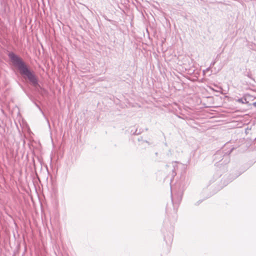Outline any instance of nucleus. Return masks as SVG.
<instances>
[{"mask_svg":"<svg viewBox=\"0 0 256 256\" xmlns=\"http://www.w3.org/2000/svg\"><path fill=\"white\" fill-rule=\"evenodd\" d=\"M176 219H177V216H176V214L173 216L172 220V222L174 223L176 220Z\"/></svg>","mask_w":256,"mask_h":256,"instance_id":"6","label":"nucleus"},{"mask_svg":"<svg viewBox=\"0 0 256 256\" xmlns=\"http://www.w3.org/2000/svg\"><path fill=\"white\" fill-rule=\"evenodd\" d=\"M210 66L209 68H208L205 70H204V72H205L206 71H208L210 70Z\"/></svg>","mask_w":256,"mask_h":256,"instance_id":"7","label":"nucleus"},{"mask_svg":"<svg viewBox=\"0 0 256 256\" xmlns=\"http://www.w3.org/2000/svg\"><path fill=\"white\" fill-rule=\"evenodd\" d=\"M184 188H180L177 192H174L172 194V192L171 196H172V201L173 204V205L174 207H176V209L178 205L180 204L182 197Z\"/></svg>","mask_w":256,"mask_h":256,"instance_id":"2","label":"nucleus"},{"mask_svg":"<svg viewBox=\"0 0 256 256\" xmlns=\"http://www.w3.org/2000/svg\"><path fill=\"white\" fill-rule=\"evenodd\" d=\"M254 106L256 107V102L254 103Z\"/></svg>","mask_w":256,"mask_h":256,"instance_id":"10","label":"nucleus"},{"mask_svg":"<svg viewBox=\"0 0 256 256\" xmlns=\"http://www.w3.org/2000/svg\"><path fill=\"white\" fill-rule=\"evenodd\" d=\"M36 106L39 108V110H42L40 109V108L38 105L36 104Z\"/></svg>","mask_w":256,"mask_h":256,"instance_id":"9","label":"nucleus"},{"mask_svg":"<svg viewBox=\"0 0 256 256\" xmlns=\"http://www.w3.org/2000/svg\"><path fill=\"white\" fill-rule=\"evenodd\" d=\"M8 56L14 65L17 67L20 74L26 76L32 86L36 87L39 86L38 80L34 72L28 68L20 56L13 52H9Z\"/></svg>","mask_w":256,"mask_h":256,"instance_id":"1","label":"nucleus"},{"mask_svg":"<svg viewBox=\"0 0 256 256\" xmlns=\"http://www.w3.org/2000/svg\"><path fill=\"white\" fill-rule=\"evenodd\" d=\"M215 62H212L211 63L210 65V66L211 67L212 66H214L215 64Z\"/></svg>","mask_w":256,"mask_h":256,"instance_id":"8","label":"nucleus"},{"mask_svg":"<svg viewBox=\"0 0 256 256\" xmlns=\"http://www.w3.org/2000/svg\"><path fill=\"white\" fill-rule=\"evenodd\" d=\"M171 165H172L171 170L172 171V177L173 178L176 174V170L178 168V163L176 162H172Z\"/></svg>","mask_w":256,"mask_h":256,"instance_id":"3","label":"nucleus"},{"mask_svg":"<svg viewBox=\"0 0 256 256\" xmlns=\"http://www.w3.org/2000/svg\"><path fill=\"white\" fill-rule=\"evenodd\" d=\"M164 239L167 244H171L172 243L173 239L172 234L171 232L170 234H168L167 236L164 235Z\"/></svg>","mask_w":256,"mask_h":256,"instance_id":"4","label":"nucleus"},{"mask_svg":"<svg viewBox=\"0 0 256 256\" xmlns=\"http://www.w3.org/2000/svg\"><path fill=\"white\" fill-rule=\"evenodd\" d=\"M236 102H240V103H242V104H245L247 102H246V98H238V100H236Z\"/></svg>","mask_w":256,"mask_h":256,"instance_id":"5","label":"nucleus"}]
</instances>
